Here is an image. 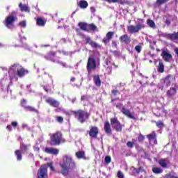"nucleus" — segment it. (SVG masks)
I'll return each instance as SVG.
<instances>
[{
	"label": "nucleus",
	"mask_w": 178,
	"mask_h": 178,
	"mask_svg": "<svg viewBox=\"0 0 178 178\" xmlns=\"http://www.w3.org/2000/svg\"><path fill=\"white\" fill-rule=\"evenodd\" d=\"M61 168L60 173L63 176H68L70 170L76 169V162L70 156L65 155L63 163H60Z\"/></svg>",
	"instance_id": "f257e3e1"
},
{
	"label": "nucleus",
	"mask_w": 178,
	"mask_h": 178,
	"mask_svg": "<svg viewBox=\"0 0 178 178\" xmlns=\"http://www.w3.org/2000/svg\"><path fill=\"white\" fill-rule=\"evenodd\" d=\"M10 79L13 80L15 79V81H19V78L22 79L24 77L26 74H29V70L23 67V66L15 63V72L13 70H10L9 72Z\"/></svg>",
	"instance_id": "f03ea898"
},
{
	"label": "nucleus",
	"mask_w": 178,
	"mask_h": 178,
	"mask_svg": "<svg viewBox=\"0 0 178 178\" xmlns=\"http://www.w3.org/2000/svg\"><path fill=\"white\" fill-rule=\"evenodd\" d=\"M61 143H66V140L63 139L62 132L60 131L50 136L49 145L51 147H56L57 145H60Z\"/></svg>",
	"instance_id": "7ed1b4c3"
},
{
	"label": "nucleus",
	"mask_w": 178,
	"mask_h": 178,
	"mask_svg": "<svg viewBox=\"0 0 178 178\" xmlns=\"http://www.w3.org/2000/svg\"><path fill=\"white\" fill-rule=\"evenodd\" d=\"M72 113L74 118L77 119L78 122H80L81 124L86 123V122L90 119V113L83 109L74 111Z\"/></svg>",
	"instance_id": "20e7f679"
},
{
	"label": "nucleus",
	"mask_w": 178,
	"mask_h": 178,
	"mask_svg": "<svg viewBox=\"0 0 178 178\" xmlns=\"http://www.w3.org/2000/svg\"><path fill=\"white\" fill-rule=\"evenodd\" d=\"M17 20V15L16 11H12L10 14L5 18V24L9 28V26H13L15 22Z\"/></svg>",
	"instance_id": "39448f33"
},
{
	"label": "nucleus",
	"mask_w": 178,
	"mask_h": 178,
	"mask_svg": "<svg viewBox=\"0 0 178 178\" xmlns=\"http://www.w3.org/2000/svg\"><path fill=\"white\" fill-rule=\"evenodd\" d=\"M114 105H115V107L117 108V109H121L122 113H123V115H125V116H127V118H129V119H134V120L136 119V117H134V115H131L130 110L127 109L126 107H124V106H123V104L115 103Z\"/></svg>",
	"instance_id": "423d86ee"
},
{
	"label": "nucleus",
	"mask_w": 178,
	"mask_h": 178,
	"mask_svg": "<svg viewBox=\"0 0 178 178\" xmlns=\"http://www.w3.org/2000/svg\"><path fill=\"white\" fill-rule=\"evenodd\" d=\"M111 125L113 126V128L114 129V130H115V131L120 133L122 131V129L123 128V126L120 122L119 121V120H118V118L115 117L113 118H111Z\"/></svg>",
	"instance_id": "0eeeda50"
},
{
	"label": "nucleus",
	"mask_w": 178,
	"mask_h": 178,
	"mask_svg": "<svg viewBox=\"0 0 178 178\" xmlns=\"http://www.w3.org/2000/svg\"><path fill=\"white\" fill-rule=\"evenodd\" d=\"M145 25L143 24H138L136 26L129 25L127 26V31L129 34H134L136 33H138L142 29H145Z\"/></svg>",
	"instance_id": "6e6552de"
},
{
	"label": "nucleus",
	"mask_w": 178,
	"mask_h": 178,
	"mask_svg": "<svg viewBox=\"0 0 178 178\" xmlns=\"http://www.w3.org/2000/svg\"><path fill=\"white\" fill-rule=\"evenodd\" d=\"M86 69L88 72H91V70H95V69H97V60H95L93 56L88 58Z\"/></svg>",
	"instance_id": "1a4fd4ad"
},
{
	"label": "nucleus",
	"mask_w": 178,
	"mask_h": 178,
	"mask_svg": "<svg viewBox=\"0 0 178 178\" xmlns=\"http://www.w3.org/2000/svg\"><path fill=\"white\" fill-rule=\"evenodd\" d=\"M78 26L79 29L76 28L75 29V31L78 35H83V33H81V30L83 31H87V32L89 31V29L88 28V24L86 22H79Z\"/></svg>",
	"instance_id": "9d476101"
},
{
	"label": "nucleus",
	"mask_w": 178,
	"mask_h": 178,
	"mask_svg": "<svg viewBox=\"0 0 178 178\" xmlns=\"http://www.w3.org/2000/svg\"><path fill=\"white\" fill-rule=\"evenodd\" d=\"M88 133L90 137V138H97L98 134L99 133V130L98 129V127L95 126H92L90 129L88 131Z\"/></svg>",
	"instance_id": "9b49d317"
},
{
	"label": "nucleus",
	"mask_w": 178,
	"mask_h": 178,
	"mask_svg": "<svg viewBox=\"0 0 178 178\" xmlns=\"http://www.w3.org/2000/svg\"><path fill=\"white\" fill-rule=\"evenodd\" d=\"M46 104H48L50 105V106H52L53 108H59V106L60 105V102L59 101L52 98V97H47L45 99Z\"/></svg>",
	"instance_id": "f8f14e48"
},
{
	"label": "nucleus",
	"mask_w": 178,
	"mask_h": 178,
	"mask_svg": "<svg viewBox=\"0 0 178 178\" xmlns=\"http://www.w3.org/2000/svg\"><path fill=\"white\" fill-rule=\"evenodd\" d=\"M163 37L167 40H170V41L178 40V31L173 32V33H165L163 35Z\"/></svg>",
	"instance_id": "ddd939ff"
},
{
	"label": "nucleus",
	"mask_w": 178,
	"mask_h": 178,
	"mask_svg": "<svg viewBox=\"0 0 178 178\" xmlns=\"http://www.w3.org/2000/svg\"><path fill=\"white\" fill-rule=\"evenodd\" d=\"M38 178H48V170L41 166L37 174Z\"/></svg>",
	"instance_id": "4468645a"
},
{
	"label": "nucleus",
	"mask_w": 178,
	"mask_h": 178,
	"mask_svg": "<svg viewBox=\"0 0 178 178\" xmlns=\"http://www.w3.org/2000/svg\"><path fill=\"white\" fill-rule=\"evenodd\" d=\"M176 80V76L175 75L168 74L163 79V83L165 84V87H169L172 84V81Z\"/></svg>",
	"instance_id": "2eb2a0df"
},
{
	"label": "nucleus",
	"mask_w": 178,
	"mask_h": 178,
	"mask_svg": "<svg viewBox=\"0 0 178 178\" xmlns=\"http://www.w3.org/2000/svg\"><path fill=\"white\" fill-rule=\"evenodd\" d=\"M161 56L165 62H170V59H172V55L169 53V50H163Z\"/></svg>",
	"instance_id": "dca6fc26"
},
{
	"label": "nucleus",
	"mask_w": 178,
	"mask_h": 178,
	"mask_svg": "<svg viewBox=\"0 0 178 178\" xmlns=\"http://www.w3.org/2000/svg\"><path fill=\"white\" fill-rule=\"evenodd\" d=\"M158 163L163 169H168V165L170 163V161H169V159L165 158V159H161L160 160H159Z\"/></svg>",
	"instance_id": "f3484780"
},
{
	"label": "nucleus",
	"mask_w": 178,
	"mask_h": 178,
	"mask_svg": "<svg viewBox=\"0 0 178 178\" xmlns=\"http://www.w3.org/2000/svg\"><path fill=\"white\" fill-rule=\"evenodd\" d=\"M147 138L148 139L149 143L153 141L154 145L158 144V140H156V134L155 131H152L150 134L147 135Z\"/></svg>",
	"instance_id": "a211bd4d"
},
{
	"label": "nucleus",
	"mask_w": 178,
	"mask_h": 178,
	"mask_svg": "<svg viewBox=\"0 0 178 178\" xmlns=\"http://www.w3.org/2000/svg\"><path fill=\"white\" fill-rule=\"evenodd\" d=\"M120 42H121V44H129L130 42H131V39H130L129 35L124 34L120 37Z\"/></svg>",
	"instance_id": "6ab92c4d"
},
{
	"label": "nucleus",
	"mask_w": 178,
	"mask_h": 178,
	"mask_svg": "<svg viewBox=\"0 0 178 178\" xmlns=\"http://www.w3.org/2000/svg\"><path fill=\"white\" fill-rule=\"evenodd\" d=\"M44 152L51 154V155H58V154H59V149L52 147H45Z\"/></svg>",
	"instance_id": "aec40b11"
},
{
	"label": "nucleus",
	"mask_w": 178,
	"mask_h": 178,
	"mask_svg": "<svg viewBox=\"0 0 178 178\" xmlns=\"http://www.w3.org/2000/svg\"><path fill=\"white\" fill-rule=\"evenodd\" d=\"M104 131L108 136L112 135V128L111 127V124L108 121L104 122Z\"/></svg>",
	"instance_id": "412c9836"
},
{
	"label": "nucleus",
	"mask_w": 178,
	"mask_h": 178,
	"mask_svg": "<svg viewBox=\"0 0 178 178\" xmlns=\"http://www.w3.org/2000/svg\"><path fill=\"white\" fill-rule=\"evenodd\" d=\"M56 56V52L55 51H49L45 56L44 58L47 60H51V62H54V59H55V57Z\"/></svg>",
	"instance_id": "4be33fe9"
},
{
	"label": "nucleus",
	"mask_w": 178,
	"mask_h": 178,
	"mask_svg": "<svg viewBox=\"0 0 178 178\" xmlns=\"http://www.w3.org/2000/svg\"><path fill=\"white\" fill-rule=\"evenodd\" d=\"M108 3H119V5H127L128 3L125 0H104Z\"/></svg>",
	"instance_id": "5701e85b"
},
{
	"label": "nucleus",
	"mask_w": 178,
	"mask_h": 178,
	"mask_svg": "<svg viewBox=\"0 0 178 178\" xmlns=\"http://www.w3.org/2000/svg\"><path fill=\"white\" fill-rule=\"evenodd\" d=\"M157 72L158 73H164L165 72V65L162 60H159V65H157Z\"/></svg>",
	"instance_id": "b1692460"
},
{
	"label": "nucleus",
	"mask_w": 178,
	"mask_h": 178,
	"mask_svg": "<svg viewBox=\"0 0 178 178\" xmlns=\"http://www.w3.org/2000/svg\"><path fill=\"white\" fill-rule=\"evenodd\" d=\"M77 6L81 8V9H87L88 7V2L86 0H80L77 3Z\"/></svg>",
	"instance_id": "393cba45"
},
{
	"label": "nucleus",
	"mask_w": 178,
	"mask_h": 178,
	"mask_svg": "<svg viewBox=\"0 0 178 178\" xmlns=\"http://www.w3.org/2000/svg\"><path fill=\"white\" fill-rule=\"evenodd\" d=\"M47 24V20L42 19V17H38L36 19V24L39 27H44Z\"/></svg>",
	"instance_id": "a878e982"
},
{
	"label": "nucleus",
	"mask_w": 178,
	"mask_h": 178,
	"mask_svg": "<svg viewBox=\"0 0 178 178\" xmlns=\"http://www.w3.org/2000/svg\"><path fill=\"white\" fill-rule=\"evenodd\" d=\"M19 8L21 12H26V13H30V8H29V6H27V5L22 4V3H20L19 4Z\"/></svg>",
	"instance_id": "bb28decb"
},
{
	"label": "nucleus",
	"mask_w": 178,
	"mask_h": 178,
	"mask_svg": "<svg viewBox=\"0 0 178 178\" xmlns=\"http://www.w3.org/2000/svg\"><path fill=\"white\" fill-rule=\"evenodd\" d=\"M168 97H173V95H176L177 94V88H170L166 92Z\"/></svg>",
	"instance_id": "cd10ccee"
},
{
	"label": "nucleus",
	"mask_w": 178,
	"mask_h": 178,
	"mask_svg": "<svg viewBox=\"0 0 178 178\" xmlns=\"http://www.w3.org/2000/svg\"><path fill=\"white\" fill-rule=\"evenodd\" d=\"M93 81L97 87H101V78H99V75L93 76Z\"/></svg>",
	"instance_id": "c85d7f7f"
},
{
	"label": "nucleus",
	"mask_w": 178,
	"mask_h": 178,
	"mask_svg": "<svg viewBox=\"0 0 178 178\" xmlns=\"http://www.w3.org/2000/svg\"><path fill=\"white\" fill-rule=\"evenodd\" d=\"M29 147H30V145H26L24 143H21L19 151H21L22 152V154H26V152H27V151H29Z\"/></svg>",
	"instance_id": "c756f323"
},
{
	"label": "nucleus",
	"mask_w": 178,
	"mask_h": 178,
	"mask_svg": "<svg viewBox=\"0 0 178 178\" xmlns=\"http://www.w3.org/2000/svg\"><path fill=\"white\" fill-rule=\"evenodd\" d=\"M75 155L78 159H83L85 158L86 152L84 151H79L75 153Z\"/></svg>",
	"instance_id": "7c9ffc66"
},
{
	"label": "nucleus",
	"mask_w": 178,
	"mask_h": 178,
	"mask_svg": "<svg viewBox=\"0 0 178 178\" xmlns=\"http://www.w3.org/2000/svg\"><path fill=\"white\" fill-rule=\"evenodd\" d=\"M22 150L17 149L15 151V155L17 156V161H22L23 156L22 155Z\"/></svg>",
	"instance_id": "2f4dec72"
},
{
	"label": "nucleus",
	"mask_w": 178,
	"mask_h": 178,
	"mask_svg": "<svg viewBox=\"0 0 178 178\" xmlns=\"http://www.w3.org/2000/svg\"><path fill=\"white\" fill-rule=\"evenodd\" d=\"M163 20L167 26H169L172 23V21L170 20V15L163 16Z\"/></svg>",
	"instance_id": "473e14b6"
},
{
	"label": "nucleus",
	"mask_w": 178,
	"mask_h": 178,
	"mask_svg": "<svg viewBox=\"0 0 178 178\" xmlns=\"http://www.w3.org/2000/svg\"><path fill=\"white\" fill-rule=\"evenodd\" d=\"M131 169H132V175H140V172H143V167H140L139 168L131 167Z\"/></svg>",
	"instance_id": "72a5a7b5"
},
{
	"label": "nucleus",
	"mask_w": 178,
	"mask_h": 178,
	"mask_svg": "<svg viewBox=\"0 0 178 178\" xmlns=\"http://www.w3.org/2000/svg\"><path fill=\"white\" fill-rule=\"evenodd\" d=\"M88 29L89 31H98V27L94 24H88Z\"/></svg>",
	"instance_id": "f704fd0d"
},
{
	"label": "nucleus",
	"mask_w": 178,
	"mask_h": 178,
	"mask_svg": "<svg viewBox=\"0 0 178 178\" xmlns=\"http://www.w3.org/2000/svg\"><path fill=\"white\" fill-rule=\"evenodd\" d=\"M24 109L29 112H35V113H39L38 110L35 109V108L31 106H26Z\"/></svg>",
	"instance_id": "c9c22d12"
},
{
	"label": "nucleus",
	"mask_w": 178,
	"mask_h": 178,
	"mask_svg": "<svg viewBox=\"0 0 178 178\" xmlns=\"http://www.w3.org/2000/svg\"><path fill=\"white\" fill-rule=\"evenodd\" d=\"M152 172L155 175H161V173H163V170H162L161 168H159L158 167H154L152 168Z\"/></svg>",
	"instance_id": "e433bc0d"
},
{
	"label": "nucleus",
	"mask_w": 178,
	"mask_h": 178,
	"mask_svg": "<svg viewBox=\"0 0 178 178\" xmlns=\"http://www.w3.org/2000/svg\"><path fill=\"white\" fill-rule=\"evenodd\" d=\"M147 26H150L152 29H155V22L152 19H148L147 21Z\"/></svg>",
	"instance_id": "4c0bfd02"
},
{
	"label": "nucleus",
	"mask_w": 178,
	"mask_h": 178,
	"mask_svg": "<svg viewBox=\"0 0 178 178\" xmlns=\"http://www.w3.org/2000/svg\"><path fill=\"white\" fill-rule=\"evenodd\" d=\"M113 35H115V32L108 31L106 33V37L111 41V40H112L113 38Z\"/></svg>",
	"instance_id": "58836bf2"
},
{
	"label": "nucleus",
	"mask_w": 178,
	"mask_h": 178,
	"mask_svg": "<svg viewBox=\"0 0 178 178\" xmlns=\"http://www.w3.org/2000/svg\"><path fill=\"white\" fill-rule=\"evenodd\" d=\"M134 143H136V139H132V141H128L127 143V146L128 148H133L134 147Z\"/></svg>",
	"instance_id": "ea45409f"
},
{
	"label": "nucleus",
	"mask_w": 178,
	"mask_h": 178,
	"mask_svg": "<svg viewBox=\"0 0 178 178\" xmlns=\"http://www.w3.org/2000/svg\"><path fill=\"white\" fill-rule=\"evenodd\" d=\"M156 127H159V129H163L165 127V124H163V122L161 120L158 121L156 122Z\"/></svg>",
	"instance_id": "a19ab883"
},
{
	"label": "nucleus",
	"mask_w": 178,
	"mask_h": 178,
	"mask_svg": "<svg viewBox=\"0 0 178 178\" xmlns=\"http://www.w3.org/2000/svg\"><path fill=\"white\" fill-rule=\"evenodd\" d=\"M111 94L113 95V97H116L118 95H120V92L119 90H118V88H115L111 90Z\"/></svg>",
	"instance_id": "79ce46f5"
},
{
	"label": "nucleus",
	"mask_w": 178,
	"mask_h": 178,
	"mask_svg": "<svg viewBox=\"0 0 178 178\" xmlns=\"http://www.w3.org/2000/svg\"><path fill=\"white\" fill-rule=\"evenodd\" d=\"M90 47H92V48H99L101 49V45L95 42H94V40L90 43Z\"/></svg>",
	"instance_id": "37998d69"
},
{
	"label": "nucleus",
	"mask_w": 178,
	"mask_h": 178,
	"mask_svg": "<svg viewBox=\"0 0 178 178\" xmlns=\"http://www.w3.org/2000/svg\"><path fill=\"white\" fill-rule=\"evenodd\" d=\"M20 105L21 106H22V108H24V109H25L26 108L27 106V100H26V99H22L20 102Z\"/></svg>",
	"instance_id": "c03bdc74"
},
{
	"label": "nucleus",
	"mask_w": 178,
	"mask_h": 178,
	"mask_svg": "<svg viewBox=\"0 0 178 178\" xmlns=\"http://www.w3.org/2000/svg\"><path fill=\"white\" fill-rule=\"evenodd\" d=\"M166 2H169V0H156V3L157 5H163V3H166Z\"/></svg>",
	"instance_id": "a18cd8bd"
},
{
	"label": "nucleus",
	"mask_w": 178,
	"mask_h": 178,
	"mask_svg": "<svg viewBox=\"0 0 178 178\" xmlns=\"http://www.w3.org/2000/svg\"><path fill=\"white\" fill-rule=\"evenodd\" d=\"M105 163L107 165L111 163L112 162V159L111 158V156H106L104 159Z\"/></svg>",
	"instance_id": "49530a36"
},
{
	"label": "nucleus",
	"mask_w": 178,
	"mask_h": 178,
	"mask_svg": "<svg viewBox=\"0 0 178 178\" xmlns=\"http://www.w3.org/2000/svg\"><path fill=\"white\" fill-rule=\"evenodd\" d=\"M56 120L58 123L62 124V123H63V117H62V116H56Z\"/></svg>",
	"instance_id": "de8ad7c7"
},
{
	"label": "nucleus",
	"mask_w": 178,
	"mask_h": 178,
	"mask_svg": "<svg viewBox=\"0 0 178 178\" xmlns=\"http://www.w3.org/2000/svg\"><path fill=\"white\" fill-rule=\"evenodd\" d=\"M144 140H145V136H144L143 134H140L138 137V141H139V143H143Z\"/></svg>",
	"instance_id": "09e8293b"
},
{
	"label": "nucleus",
	"mask_w": 178,
	"mask_h": 178,
	"mask_svg": "<svg viewBox=\"0 0 178 178\" xmlns=\"http://www.w3.org/2000/svg\"><path fill=\"white\" fill-rule=\"evenodd\" d=\"M102 42L104 43V45H106V44H109V42H111V40L106 37L103 38Z\"/></svg>",
	"instance_id": "8fccbe9b"
},
{
	"label": "nucleus",
	"mask_w": 178,
	"mask_h": 178,
	"mask_svg": "<svg viewBox=\"0 0 178 178\" xmlns=\"http://www.w3.org/2000/svg\"><path fill=\"white\" fill-rule=\"evenodd\" d=\"M86 44H89V45H91V42H92V40H91V38L87 37L86 38Z\"/></svg>",
	"instance_id": "3c124183"
},
{
	"label": "nucleus",
	"mask_w": 178,
	"mask_h": 178,
	"mask_svg": "<svg viewBox=\"0 0 178 178\" xmlns=\"http://www.w3.org/2000/svg\"><path fill=\"white\" fill-rule=\"evenodd\" d=\"M142 48L143 47L140 45H136L135 47V50L136 51V52H138V54H140V52H141Z\"/></svg>",
	"instance_id": "603ef678"
},
{
	"label": "nucleus",
	"mask_w": 178,
	"mask_h": 178,
	"mask_svg": "<svg viewBox=\"0 0 178 178\" xmlns=\"http://www.w3.org/2000/svg\"><path fill=\"white\" fill-rule=\"evenodd\" d=\"M112 54L115 57L120 56V51H118L117 50H115V51H112Z\"/></svg>",
	"instance_id": "864d4df0"
},
{
	"label": "nucleus",
	"mask_w": 178,
	"mask_h": 178,
	"mask_svg": "<svg viewBox=\"0 0 178 178\" xmlns=\"http://www.w3.org/2000/svg\"><path fill=\"white\" fill-rule=\"evenodd\" d=\"M111 47L113 48H118V43H117L116 40H113L112 41Z\"/></svg>",
	"instance_id": "5fc2aeb1"
},
{
	"label": "nucleus",
	"mask_w": 178,
	"mask_h": 178,
	"mask_svg": "<svg viewBox=\"0 0 178 178\" xmlns=\"http://www.w3.org/2000/svg\"><path fill=\"white\" fill-rule=\"evenodd\" d=\"M175 175H172V173L165 174L164 175V178H173Z\"/></svg>",
	"instance_id": "6e6d98bb"
},
{
	"label": "nucleus",
	"mask_w": 178,
	"mask_h": 178,
	"mask_svg": "<svg viewBox=\"0 0 178 178\" xmlns=\"http://www.w3.org/2000/svg\"><path fill=\"white\" fill-rule=\"evenodd\" d=\"M118 178H124V175H123V173L122 172V171L118 172Z\"/></svg>",
	"instance_id": "4d7b16f0"
},
{
	"label": "nucleus",
	"mask_w": 178,
	"mask_h": 178,
	"mask_svg": "<svg viewBox=\"0 0 178 178\" xmlns=\"http://www.w3.org/2000/svg\"><path fill=\"white\" fill-rule=\"evenodd\" d=\"M19 26H21V27H26V21L20 22Z\"/></svg>",
	"instance_id": "13d9d810"
},
{
	"label": "nucleus",
	"mask_w": 178,
	"mask_h": 178,
	"mask_svg": "<svg viewBox=\"0 0 178 178\" xmlns=\"http://www.w3.org/2000/svg\"><path fill=\"white\" fill-rule=\"evenodd\" d=\"M11 125L13 126V127H17V122L16 121L12 122Z\"/></svg>",
	"instance_id": "bf43d9fd"
},
{
	"label": "nucleus",
	"mask_w": 178,
	"mask_h": 178,
	"mask_svg": "<svg viewBox=\"0 0 178 178\" xmlns=\"http://www.w3.org/2000/svg\"><path fill=\"white\" fill-rule=\"evenodd\" d=\"M96 10L95 7H90V12L92 13H95Z\"/></svg>",
	"instance_id": "052dcab7"
},
{
	"label": "nucleus",
	"mask_w": 178,
	"mask_h": 178,
	"mask_svg": "<svg viewBox=\"0 0 178 178\" xmlns=\"http://www.w3.org/2000/svg\"><path fill=\"white\" fill-rule=\"evenodd\" d=\"M43 90H44L46 92H49L48 86H43Z\"/></svg>",
	"instance_id": "680f3d73"
},
{
	"label": "nucleus",
	"mask_w": 178,
	"mask_h": 178,
	"mask_svg": "<svg viewBox=\"0 0 178 178\" xmlns=\"http://www.w3.org/2000/svg\"><path fill=\"white\" fill-rule=\"evenodd\" d=\"M60 42H61V44H66V39H65V38L61 39Z\"/></svg>",
	"instance_id": "e2e57ef3"
},
{
	"label": "nucleus",
	"mask_w": 178,
	"mask_h": 178,
	"mask_svg": "<svg viewBox=\"0 0 178 178\" xmlns=\"http://www.w3.org/2000/svg\"><path fill=\"white\" fill-rule=\"evenodd\" d=\"M86 98H87V96L83 95V96H81V101H84V100L86 99Z\"/></svg>",
	"instance_id": "0e129e2a"
},
{
	"label": "nucleus",
	"mask_w": 178,
	"mask_h": 178,
	"mask_svg": "<svg viewBox=\"0 0 178 178\" xmlns=\"http://www.w3.org/2000/svg\"><path fill=\"white\" fill-rule=\"evenodd\" d=\"M70 81H72V82L76 81V78L75 77H72L71 79H70Z\"/></svg>",
	"instance_id": "69168bd1"
},
{
	"label": "nucleus",
	"mask_w": 178,
	"mask_h": 178,
	"mask_svg": "<svg viewBox=\"0 0 178 178\" xmlns=\"http://www.w3.org/2000/svg\"><path fill=\"white\" fill-rule=\"evenodd\" d=\"M116 99H119V97L115 98V99H111V102L113 103Z\"/></svg>",
	"instance_id": "338daca9"
},
{
	"label": "nucleus",
	"mask_w": 178,
	"mask_h": 178,
	"mask_svg": "<svg viewBox=\"0 0 178 178\" xmlns=\"http://www.w3.org/2000/svg\"><path fill=\"white\" fill-rule=\"evenodd\" d=\"M47 166H49V168H51V166H53L52 163H47Z\"/></svg>",
	"instance_id": "774afa93"
}]
</instances>
